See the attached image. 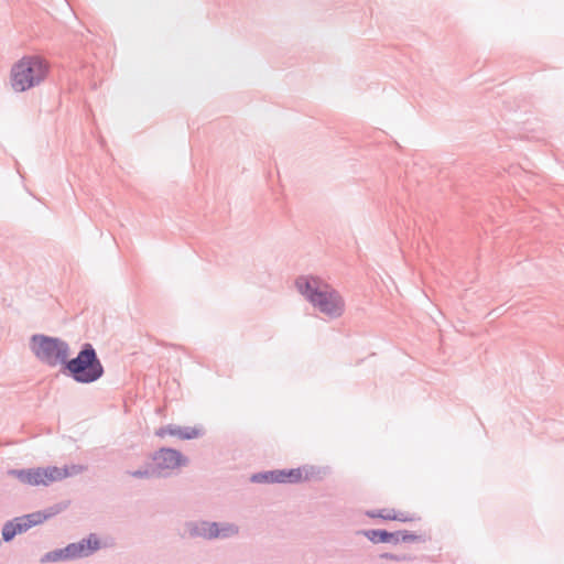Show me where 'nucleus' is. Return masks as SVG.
Returning a JSON list of instances; mask_svg holds the SVG:
<instances>
[{
    "instance_id": "1",
    "label": "nucleus",
    "mask_w": 564,
    "mask_h": 564,
    "mask_svg": "<svg viewBox=\"0 0 564 564\" xmlns=\"http://www.w3.org/2000/svg\"><path fill=\"white\" fill-rule=\"evenodd\" d=\"M297 290L323 314L338 317L343 314L345 302L337 291L315 276H301L296 280Z\"/></svg>"
},
{
    "instance_id": "2",
    "label": "nucleus",
    "mask_w": 564,
    "mask_h": 564,
    "mask_svg": "<svg viewBox=\"0 0 564 564\" xmlns=\"http://www.w3.org/2000/svg\"><path fill=\"white\" fill-rule=\"evenodd\" d=\"M51 65L41 55H25L11 68V86L15 91H25L40 85L50 74Z\"/></svg>"
},
{
    "instance_id": "3",
    "label": "nucleus",
    "mask_w": 564,
    "mask_h": 564,
    "mask_svg": "<svg viewBox=\"0 0 564 564\" xmlns=\"http://www.w3.org/2000/svg\"><path fill=\"white\" fill-rule=\"evenodd\" d=\"M84 468L79 465H70L65 467H37L23 470H12L11 475L17 477L21 482L29 486H50L55 481L63 480L69 476L79 474Z\"/></svg>"
},
{
    "instance_id": "4",
    "label": "nucleus",
    "mask_w": 564,
    "mask_h": 564,
    "mask_svg": "<svg viewBox=\"0 0 564 564\" xmlns=\"http://www.w3.org/2000/svg\"><path fill=\"white\" fill-rule=\"evenodd\" d=\"M66 368L74 380L80 383L94 382L104 373L102 365L89 344L85 346L76 358L66 364Z\"/></svg>"
},
{
    "instance_id": "5",
    "label": "nucleus",
    "mask_w": 564,
    "mask_h": 564,
    "mask_svg": "<svg viewBox=\"0 0 564 564\" xmlns=\"http://www.w3.org/2000/svg\"><path fill=\"white\" fill-rule=\"evenodd\" d=\"M32 350L37 358L51 366L65 362L68 356L65 343L42 335L33 336Z\"/></svg>"
},
{
    "instance_id": "6",
    "label": "nucleus",
    "mask_w": 564,
    "mask_h": 564,
    "mask_svg": "<svg viewBox=\"0 0 564 564\" xmlns=\"http://www.w3.org/2000/svg\"><path fill=\"white\" fill-rule=\"evenodd\" d=\"M155 469L145 471H135L134 477L153 476L163 469H173L186 463L182 454L175 449L163 448L153 456Z\"/></svg>"
},
{
    "instance_id": "7",
    "label": "nucleus",
    "mask_w": 564,
    "mask_h": 564,
    "mask_svg": "<svg viewBox=\"0 0 564 564\" xmlns=\"http://www.w3.org/2000/svg\"><path fill=\"white\" fill-rule=\"evenodd\" d=\"M313 471L307 468H295L285 470H274L253 476L254 481L267 482H301L311 479Z\"/></svg>"
},
{
    "instance_id": "8",
    "label": "nucleus",
    "mask_w": 564,
    "mask_h": 564,
    "mask_svg": "<svg viewBox=\"0 0 564 564\" xmlns=\"http://www.w3.org/2000/svg\"><path fill=\"white\" fill-rule=\"evenodd\" d=\"M100 542L96 535H89L77 543H72L65 547V552H68L69 558L88 556L98 550Z\"/></svg>"
},
{
    "instance_id": "9",
    "label": "nucleus",
    "mask_w": 564,
    "mask_h": 564,
    "mask_svg": "<svg viewBox=\"0 0 564 564\" xmlns=\"http://www.w3.org/2000/svg\"><path fill=\"white\" fill-rule=\"evenodd\" d=\"M235 533H237L236 527H234L231 524H226V525H223L221 528H219L218 524L215 522H213V523L204 522V523H202V525L198 528V531H197V534H199L204 538H207V539L227 538Z\"/></svg>"
},
{
    "instance_id": "10",
    "label": "nucleus",
    "mask_w": 564,
    "mask_h": 564,
    "mask_svg": "<svg viewBox=\"0 0 564 564\" xmlns=\"http://www.w3.org/2000/svg\"><path fill=\"white\" fill-rule=\"evenodd\" d=\"M46 519V516L42 512H34L23 517L15 518L12 522L14 523L18 533H22L30 528L42 523Z\"/></svg>"
},
{
    "instance_id": "11",
    "label": "nucleus",
    "mask_w": 564,
    "mask_h": 564,
    "mask_svg": "<svg viewBox=\"0 0 564 564\" xmlns=\"http://www.w3.org/2000/svg\"><path fill=\"white\" fill-rule=\"evenodd\" d=\"M372 517H379L384 520H394V521H401V522H409L413 521L414 517L408 511H395L393 509H383L380 510L378 513L372 514Z\"/></svg>"
},
{
    "instance_id": "12",
    "label": "nucleus",
    "mask_w": 564,
    "mask_h": 564,
    "mask_svg": "<svg viewBox=\"0 0 564 564\" xmlns=\"http://www.w3.org/2000/svg\"><path fill=\"white\" fill-rule=\"evenodd\" d=\"M366 535L372 542H388L393 534L382 530H371Z\"/></svg>"
},
{
    "instance_id": "13",
    "label": "nucleus",
    "mask_w": 564,
    "mask_h": 564,
    "mask_svg": "<svg viewBox=\"0 0 564 564\" xmlns=\"http://www.w3.org/2000/svg\"><path fill=\"white\" fill-rule=\"evenodd\" d=\"M63 560H70L69 554L68 552H65V549L48 552L44 555L42 562H57Z\"/></svg>"
},
{
    "instance_id": "14",
    "label": "nucleus",
    "mask_w": 564,
    "mask_h": 564,
    "mask_svg": "<svg viewBox=\"0 0 564 564\" xmlns=\"http://www.w3.org/2000/svg\"><path fill=\"white\" fill-rule=\"evenodd\" d=\"M18 533L17 528L12 521L7 522L2 529V536L4 541L12 540Z\"/></svg>"
},
{
    "instance_id": "15",
    "label": "nucleus",
    "mask_w": 564,
    "mask_h": 564,
    "mask_svg": "<svg viewBox=\"0 0 564 564\" xmlns=\"http://www.w3.org/2000/svg\"><path fill=\"white\" fill-rule=\"evenodd\" d=\"M171 434L172 435H177V436L183 437V438H193V437H196L198 435V431L191 430V432L183 433L181 430H177V431H171Z\"/></svg>"
},
{
    "instance_id": "16",
    "label": "nucleus",
    "mask_w": 564,
    "mask_h": 564,
    "mask_svg": "<svg viewBox=\"0 0 564 564\" xmlns=\"http://www.w3.org/2000/svg\"><path fill=\"white\" fill-rule=\"evenodd\" d=\"M384 557L393 558V556H392V555H388V554H384Z\"/></svg>"
}]
</instances>
